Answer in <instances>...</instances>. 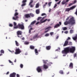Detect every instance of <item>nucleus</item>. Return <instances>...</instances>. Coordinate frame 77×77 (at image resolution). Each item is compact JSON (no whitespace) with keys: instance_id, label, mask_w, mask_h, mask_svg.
Returning <instances> with one entry per match:
<instances>
[{"instance_id":"f257e3e1","label":"nucleus","mask_w":77,"mask_h":77,"mask_svg":"<svg viewBox=\"0 0 77 77\" xmlns=\"http://www.w3.org/2000/svg\"><path fill=\"white\" fill-rule=\"evenodd\" d=\"M75 50V48L74 47H72L71 48L68 47L65 48L62 51L63 54H66L69 52L70 53H74Z\"/></svg>"},{"instance_id":"f03ea898","label":"nucleus","mask_w":77,"mask_h":77,"mask_svg":"<svg viewBox=\"0 0 77 77\" xmlns=\"http://www.w3.org/2000/svg\"><path fill=\"white\" fill-rule=\"evenodd\" d=\"M69 18V17H67L66 20V21L64 22V24L65 26H67L68 24H75V21L74 18L72 17L68 21Z\"/></svg>"},{"instance_id":"7ed1b4c3","label":"nucleus","mask_w":77,"mask_h":77,"mask_svg":"<svg viewBox=\"0 0 77 77\" xmlns=\"http://www.w3.org/2000/svg\"><path fill=\"white\" fill-rule=\"evenodd\" d=\"M75 7H76V5H74L73 6L69 8H66V9L65 11L69 12V11H70V10H72V9H74V8H75Z\"/></svg>"},{"instance_id":"20e7f679","label":"nucleus","mask_w":77,"mask_h":77,"mask_svg":"<svg viewBox=\"0 0 77 77\" xmlns=\"http://www.w3.org/2000/svg\"><path fill=\"white\" fill-rule=\"evenodd\" d=\"M18 26L19 27V29L24 30V26L23 24H20V23L18 24Z\"/></svg>"},{"instance_id":"39448f33","label":"nucleus","mask_w":77,"mask_h":77,"mask_svg":"<svg viewBox=\"0 0 77 77\" xmlns=\"http://www.w3.org/2000/svg\"><path fill=\"white\" fill-rule=\"evenodd\" d=\"M16 52H15V54H20V53H21V51L19 48L16 49L15 50Z\"/></svg>"},{"instance_id":"423d86ee","label":"nucleus","mask_w":77,"mask_h":77,"mask_svg":"<svg viewBox=\"0 0 77 77\" xmlns=\"http://www.w3.org/2000/svg\"><path fill=\"white\" fill-rule=\"evenodd\" d=\"M22 32L21 31H18L17 32V35L18 38H21L20 35H22Z\"/></svg>"},{"instance_id":"0eeeda50","label":"nucleus","mask_w":77,"mask_h":77,"mask_svg":"<svg viewBox=\"0 0 77 77\" xmlns=\"http://www.w3.org/2000/svg\"><path fill=\"white\" fill-rule=\"evenodd\" d=\"M33 2V0H30V2H29V6L30 8H33V7H34V4H32Z\"/></svg>"},{"instance_id":"6e6552de","label":"nucleus","mask_w":77,"mask_h":77,"mask_svg":"<svg viewBox=\"0 0 77 77\" xmlns=\"http://www.w3.org/2000/svg\"><path fill=\"white\" fill-rule=\"evenodd\" d=\"M36 70L38 72H42V68L41 66H38L36 69Z\"/></svg>"},{"instance_id":"1a4fd4ad","label":"nucleus","mask_w":77,"mask_h":77,"mask_svg":"<svg viewBox=\"0 0 77 77\" xmlns=\"http://www.w3.org/2000/svg\"><path fill=\"white\" fill-rule=\"evenodd\" d=\"M15 75H16V73L13 72L10 75V77H15Z\"/></svg>"},{"instance_id":"9d476101","label":"nucleus","mask_w":77,"mask_h":77,"mask_svg":"<svg viewBox=\"0 0 77 77\" xmlns=\"http://www.w3.org/2000/svg\"><path fill=\"white\" fill-rule=\"evenodd\" d=\"M68 45V41L66 40L65 41L63 45V47H65Z\"/></svg>"},{"instance_id":"9b49d317","label":"nucleus","mask_w":77,"mask_h":77,"mask_svg":"<svg viewBox=\"0 0 77 77\" xmlns=\"http://www.w3.org/2000/svg\"><path fill=\"white\" fill-rule=\"evenodd\" d=\"M25 17L26 18H30V15L29 14H25Z\"/></svg>"},{"instance_id":"f8f14e48","label":"nucleus","mask_w":77,"mask_h":77,"mask_svg":"<svg viewBox=\"0 0 77 77\" xmlns=\"http://www.w3.org/2000/svg\"><path fill=\"white\" fill-rule=\"evenodd\" d=\"M51 46H48L46 47V49L47 50H50L51 49Z\"/></svg>"},{"instance_id":"ddd939ff","label":"nucleus","mask_w":77,"mask_h":77,"mask_svg":"<svg viewBox=\"0 0 77 77\" xmlns=\"http://www.w3.org/2000/svg\"><path fill=\"white\" fill-rule=\"evenodd\" d=\"M69 67L71 69H72L73 68V63H71L69 65Z\"/></svg>"},{"instance_id":"4468645a","label":"nucleus","mask_w":77,"mask_h":77,"mask_svg":"<svg viewBox=\"0 0 77 77\" xmlns=\"http://www.w3.org/2000/svg\"><path fill=\"white\" fill-rule=\"evenodd\" d=\"M43 20L42 19H41L40 20L41 23H45V22L47 20V19H46L45 20H44V21H43Z\"/></svg>"},{"instance_id":"2eb2a0df","label":"nucleus","mask_w":77,"mask_h":77,"mask_svg":"<svg viewBox=\"0 0 77 77\" xmlns=\"http://www.w3.org/2000/svg\"><path fill=\"white\" fill-rule=\"evenodd\" d=\"M43 68L45 69H48V66L45 64H44L43 66Z\"/></svg>"},{"instance_id":"dca6fc26","label":"nucleus","mask_w":77,"mask_h":77,"mask_svg":"<svg viewBox=\"0 0 77 77\" xmlns=\"http://www.w3.org/2000/svg\"><path fill=\"white\" fill-rule=\"evenodd\" d=\"M36 20H34L33 21H32L31 23V24L30 25V26H29V27H30V26H33V24H35V23H36Z\"/></svg>"},{"instance_id":"f3484780","label":"nucleus","mask_w":77,"mask_h":77,"mask_svg":"<svg viewBox=\"0 0 77 77\" xmlns=\"http://www.w3.org/2000/svg\"><path fill=\"white\" fill-rule=\"evenodd\" d=\"M60 27V25L59 24H57L55 25L54 27V28H57L58 27Z\"/></svg>"},{"instance_id":"a211bd4d","label":"nucleus","mask_w":77,"mask_h":77,"mask_svg":"<svg viewBox=\"0 0 77 77\" xmlns=\"http://www.w3.org/2000/svg\"><path fill=\"white\" fill-rule=\"evenodd\" d=\"M35 52L36 55H38V54H39V53L38 52V51L37 49H35Z\"/></svg>"},{"instance_id":"6ab92c4d","label":"nucleus","mask_w":77,"mask_h":77,"mask_svg":"<svg viewBox=\"0 0 77 77\" xmlns=\"http://www.w3.org/2000/svg\"><path fill=\"white\" fill-rule=\"evenodd\" d=\"M30 48L31 49V50H34V49H35V47L33 46V45H30Z\"/></svg>"},{"instance_id":"aec40b11","label":"nucleus","mask_w":77,"mask_h":77,"mask_svg":"<svg viewBox=\"0 0 77 77\" xmlns=\"http://www.w3.org/2000/svg\"><path fill=\"white\" fill-rule=\"evenodd\" d=\"M39 7V3H38L36 5L35 8H38Z\"/></svg>"},{"instance_id":"412c9836","label":"nucleus","mask_w":77,"mask_h":77,"mask_svg":"<svg viewBox=\"0 0 77 77\" xmlns=\"http://www.w3.org/2000/svg\"><path fill=\"white\" fill-rule=\"evenodd\" d=\"M66 2L64 0H63L61 2L62 5H66Z\"/></svg>"},{"instance_id":"4be33fe9","label":"nucleus","mask_w":77,"mask_h":77,"mask_svg":"<svg viewBox=\"0 0 77 77\" xmlns=\"http://www.w3.org/2000/svg\"><path fill=\"white\" fill-rule=\"evenodd\" d=\"M15 44H16V46H19V43H18V42H17V41H15Z\"/></svg>"},{"instance_id":"5701e85b","label":"nucleus","mask_w":77,"mask_h":77,"mask_svg":"<svg viewBox=\"0 0 77 77\" xmlns=\"http://www.w3.org/2000/svg\"><path fill=\"white\" fill-rule=\"evenodd\" d=\"M36 12L37 14H39V9L36 10Z\"/></svg>"},{"instance_id":"b1692460","label":"nucleus","mask_w":77,"mask_h":77,"mask_svg":"<svg viewBox=\"0 0 77 77\" xmlns=\"http://www.w3.org/2000/svg\"><path fill=\"white\" fill-rule=\"evenodd\" d=\"M29 44V42H27V41H26L24 42V44H25V45H28Z\"/></svg>"},{"instance_id":"393cba45","label":"nucleus","mask_w":77,"mask_h":77,"mask_svg":"<svg viewBox=\"0 0 77 77\" xmlns=\"http://www.w3.org/2000/svg\"><path fill=\"white\" fill-rule=\"evenodd\" d=\"M0 52L1 54H4V53H5V52L3 50H2L0 51Z\"/></svg>"},{"instance_id":"a878e982","label":"nucleus","mask_w":77,"mask_h":77,"mask_svg":"<svg viewBox=\"0 0 77 77\" xmlns=\"http://www.w3.org/2000/svg\"><path fill=\"white\" fill-rule=\"evenodd\" d=\"M51 28H52L51 27V26H49L45 28V30H47V29H51Z\"/></svg>"},{"instance_id":"bb28decb","label":"nucleus","mask_w":77,"mask_h":77,"mask_svg":"<svg viewBox=\"0 0 77 77\" xmlns=\"http://www.w3.org/2000/svg\"><path fill=\"white\" fill-rule=\"evenodd\" d=\"M63 30H67V28L66 27H64L63 28Z\"/></svg>"},{"instance_id":"cd10ccee","label":"nucleus","mask_w":77,"mask_h":77,"mask_svg":"<svg viewBox=\"0 0 77 77\" xmlns=\"http://www.w3.org/2000/svg\"><path fill=\"white\" fill-rule=\"evenodd\" d=\"M38 35L37 34L35 36H34L33 37V38H34V39H35V38H38Z\"/></svg>"},{"instance_id":"c85d7f7f","label":"nucleus","mask_w":77,"mask_h":77,"mask_svg":"<svg viewBox=\"0 0 77 77\" xmlns=\"http://www.w3.org/2000/svg\"><path fill=\"white\" fill-rule=\"evenodd\" d=\"M77 37L76 36L72 38L73 39V40H74L75 41V40L77 39Z\"/></svg>"},{"instance_id":"c756f323","label":"nucleus","mask_w":77,"mask_h":77,"mask_svg":"<svg viewBox=\"0 0 77 77\" xmlns=\"http://www.w3.org/2000/svg\"><path fill=\"white\" fill-rule=\"evenodd\" d=\"M60 73L61 74H63V71L60 70Z\"/></svg>"},{"instance_id":"7c9ffc66","label":"nucleus","mask_w":77,"mask_h":77,"mask_svg":"<svg viewBox=\"0 0 77 77\" xmlns=\"http://www.w3.org/2000/svg\"><path fill=\"white\" fill-rule=\"evenodd\" d=\"M32 17H34V14L32 13H30L29 14Z\"/></svg>"},{"instance_id":"2f4dec72","label":"nucleus","mask_w":77,"mask_h":77,"mask_svg":"<svg viewBox=\"0 0 77 77\" xmlns=\"http://www.w3.org/2000/svg\"><path fill=\"white\" fill-rule=\"evenodd\" d=\"M47 5V2H46L45 4H44L43 6V8H45V7L46 6V5Z\"/></svg>"},{"instance_id":"473e14b6","label":"nucleus","mask_w":77,"mask_h":77,"mask_svg":"<svg viewBox=\"0 0 77 77\" xmlns=\"http://www.w3.org/2000/svg\"><path fill=\"white\" fill-rule=\"evenodd\" d=\"M14 29H18H18H19V27L18 26H14Z\"/></svg>"},{"instance_id":"72a5a7b5","label":"nucleus","mask_w":77,"mask_h":77,"mask_svg":"<svg viewBox=\"0 0 77 77\" xmlns=\"http://www.w3.org/2000/svg\"><path fill=\"white\" fill-rule=\"evenodd\" d=\"M31 30H33V28H31L30 29H29V33H30V34L31 33Z\"/></svg>"},{"instance_id":"f704fd0d","label":"nucleus","mask_w":77,"mask_h":77,"mask_svg":"<svg viewBox=\"0 0 77 77\" xmlns=\"http://www.w3.org/2000/svg\"><path fill=\"white\" fill-rule=\"evenodd\" d=\"M43 62L44 63H45V64H46V63H47V60L45 61L44 60H43Z\"/></svg>"},{"instance_id":"c9c22d12","label":"nucleus","mask_w":77,"mask_h":77,"mask_svg":"<svg viewBox=\"0 0 77 77\" xmlns=\"http://www.w3.org/2000/svg\"><path fill=\"white\" fill-rule=\"evenodd\" d=\"M72 42H70L69 43H68V45H72Z\"/></svg>"},{"instance_id":"e433bc0d","label":"nucleus","mask_w":77,"mask_h":77,"mask_svg":"<svg viewBox=\"0 0 77 77\" xmlns=\"http://www.w3.org/2000/svg\"><path fill=\"white\" fill-rule=\"evenodd\" d=\"M41 18H42V17H38L37 19L38 21H39V20H40V19H41Z\"/></svg>"},{"instance_id":"4c0bfd02","label":"nucleus","mask_w":77,"mask_h":77,"mask_svg":"<svg viewBox=\"0 0 77 77\" xmlns=\"http://www.w3.org/2000/svg\"><path fill=\"white\" fill-rule=\"evenodd\" d=\"M20 66L21 68H23V64H21L20 65Z\"/></svg>"},{"instance_id":"58836bf2","label":"nucleus","mask_w":77,"mask_h":77,"mask_svg":"<svg viewBox=\"0 0 77 77\" xmlns=\"http://www.w3.org/2000/svg\"><path fill=\"white\" fill-rule=\"evenodd\" d=\"M18 15V13L17 12H16L14 14V16H17V15Z\"/></svg>"},{"instance_id":"ea45409f","label":"nucleus","mask_w":77,"mask_h":77,"mask_svg":"<svg viewBox=\"0 0 77 77\" xmlns=\"http://www.w3.org/2000/svg\"><path fill=\"white\" fill-rule=\"evenodd\" d=\"M73 4H75V3H76L77 2V1L76 0H75L73 1Z\"/></svg>"},{"instance_id":"a19ab883","label":"nucleus","mask_w":77,"mask_h":77,"mask_svg":"<svg viewBox=\"0 0 77 77\" xmlns=\"http://www.w3.org/2000/svg\"><path fill=\"white\" fill-rule=\"evenodd\" d=\"M49 36V33L46 34L45 36Z\"/></svg>"},{"instance_id":"79ce46f5","label":"nucleus","mask_w":77,"mask_h":77,"mask_svg":"<svg viewBox=\"0 0 77 77\" xmlns=\"http://www.w3.org/2000/svg\"><path fill=\"white\" fill-rule=\"evenodd\" d=\"M70 33H73V30H70Z\"/></svg>"},{"instance_id":"37998d69","label":"nucleus","mask_w":77,"mask_h":77,"mask_svg":"<svg viewBox=\"0 0 77 77\" xmlns=\"http://www.w3.org/2000/svg\"><path fill=\"white\" fill-rule=\"evenodd\" d=\"M46 14L45 13H42L41 14V16H44V15H46Z\"/></svg>"},{"instance_id":"c03bdc74","label":"nucleus","mask_w":77,"mask_h":77,"mask_svg":"<svg viewBox=\"0 0 77 77\" xmlns=\"http://www.w3.org/2000/svg\"><path fill=\"white\" fill-rule=\"evenodd\" d=\"M27 2V0H23L22 1V3H26Z\"/></svg>"},{"instance_id":"a18cd8bd","label":"nucleus","mask_w":77,"mask_h":77,"mask_svg":"<svg viewBox=\"0 0 77 77\" xmlns=\"http://www.w3.org/2000/svg\"><path fill=\"white\" fill-rule=\"evenodd\" d=\"M72 5H73V3H71L69 5V6H72Z\"/></svg>"},{"instance_id":"49530a36","label":"nucleus","mask_w":77,"mask_h":77,"mask_svg":"<svg viewBox=\"0 0 77 77\" xmlns=\"http://www.w3.org/2000/svg\"><path fill=\"white\" fill-rule=\"evenodd\" d=\"M9 51L10 52H11V53H14V51H10V50H9Z\"/></svg>"},{"instance_id":"de8ad7c7","label":"nucleus","mask_w":77,"mask_h":77,"mask_svg":"<svg viewBox=\"0 0 77 77\" xmlns=\"http://www.w3.org/2000/svg\"><path fill=\"white\" fill-rule=\"evenodd\" d=\"M51 2L48 3V5L49 6H51Z\"/></svg>"},{"instance_id":"09e8293b","label":"nucleus","mask_w":77,"mask_h":77,"mask_svg":"<svg viewBox=\"0 0 77 77\" xmlns=\"http://www.w3.org/2000/svg\"><path fill=\"white\" fill-rule=\"evenodd\" d=\"M50 34L51 36H52V35H53V34H54V32H51L50 33Z\"/></svg>"},{"instance_id":"8fccbe9b","label":"nucleus","mask_w":77,"mask_h":77,"mask_svg":"<svg viewBox=\"0 0 77 77\" xmlns=\"http://www.w3.org/2000/svg\"><path fill=\"white\" fill-rule=\"evenodd\" d=\"M14 26H17V23H16L15 22H14Z\"/></svg>"},{"instance_id":"3c124183","label":"nucleus","mask_w":77,"mask_h":77,"mask_svg":"<svg viewBox=\"0 0 77 77\" xmlns=\"http://www.w3.org/2000/svg\"><path fill=\"white\" fill-rule=\"evenodd\" d=\"M57 6V4H55V5L54 6V8H56V6Z\"/></svg>"},{"instance_id":"603ef678","label":"nucleus","mask_w":77,"mask_h":77,"mask_svg":"<svg viewBox=\"0 0 77 77\" xmlns=\"http://www.w3.org/2000/svg\"><path fill=\"white\" fill-rule=\"evenodd\" d=\"M25 5H26V3H24V4H23L21 6L23 7V6H24Z\"/></svg>"},{"instance_id":"864d4df0","label":"nucleus","mask_w":77,"mask_h":77,"mask_svg":"<svg viewBox=\"0 0 77 77\" xmlns=\"http://www.w3.org/2000/svg\"><path fill=\"white\" fill-rule=\"evenodd\" d=\"M9 26L10 27H13V25L12 24H10Z\"/></svg>"},{"instance_id":"5fc2aeb1","label":"nucleus","mask_w":77,"mask_h":77,"mask_svg":"<svg viewBox=\"0 0 77 77\" xmlns=\"http://www.w3.org/2000/svg\"><path fill=\"white\" fill-rule=\"evenodd\" d=\"M69 39H71V38H70V37H68V38L67 39L66 41H68V40Z\"/></svg>"},{"instance_id":"6e6d98bb","label":"nucleus","mask_w":77,"mask_h":77,"mask_svg":"<svg viewBox=\"0 0 77 77\" xmlns=\"http://www.w3.org/2000/svg\"><path fill=\"white\" fill-rule=\"evenodd\" d=\"M60 2H61V1H60L59 2L57 3V5H59V4L60 3Z\"/></svg>"},{"instance_id":"4d7b16f0","label":"nucleus","mask_w":77,"mask_h":77,"mask_svg":"<svg viewBox=\"0 0 77 77\" xmlns=\"http://www.w3.org/2000/svg\"><path fill=\"white\" fill-rule=\"evenodd\" d=\"M48 31H49V29H48L47 30L45 31V33H47L48 32Z\"/></svg>"},{"instance_id":"13d9d810","label":"nucleus","mask_w":77,"mask_h":77,"mask_svg":"<svg viewBox=\"0 0 77 77\" xmlns=\"http://www.w3.org/2000/svg\"><path fill=\"white\" fill-rule=\"evenodd\" d=\"M19 18V17H18V16H16V17H15V18H16V20H17V19H18V18Z\"/></svg>"},{"instance_id":"bf43d9fd","label":"nucleus","mask_w":77,"mask_h":77,"mask_svg":"<svg viewBox=\"0 0 77 77\" xmlns=\"http://www.w3.org/2000/svg\"><path fill=\"white\" fill-rule=\"evenodd\" d=\"M46 17H47V16H45L44 17H43L42 18V20H43L45 18H46Z\"/></svg>"},{"instance_id":"052dcab7","label":"nucleus","mask_w":77,"mask_h":77,"mask_svg":"<svg viewBox=\"0 0 77 77\" xmlns=\"http://www.w3.org/2000/svg\"><path fill=\"white\" fill-rule=\"evenodd\" d=\"M76 56H77V54H75L74 55V56L75 57H76Z\"/></svg>"},{"instance_id":"680f3d73","label":"nucleus","mask_w":77,"mask_h":77,"mask_svg":"<svg viewBox=\"0 0 77 77\" xmlns=\"http://www.w3.org/2000/svg\"><path fill=\"white\" fill-rule=\"evenodd\" d=\"M13 20H16V19L15 18V17H13Z\"/></svg>"},{"instance_id":"e2e57ef3","label":"nucleus","mask_w":77,"mask_h":77,"mask_svg":"<svg viewBox=\"0 0 77 77\" xmlns=\"http://www.w3.org/2000/svg\"><path fill=\"white\" fill-rule=\"evenodd\" d=\"M17 77H20V75H19V74H17Z\"/></svg>"},{"instance_id":"0e129e2a","label":"nucleus","mask_w":77,"mask_h":77,"mask_svg":"<svg viewBox=\"0 0 77 77\" xmlns=\"http://www.w3.org/2000/svg\"><path fill=\"white\" fill-rule=\"evenodd\" d=\"M65 33H66V34H67L68 33V31H66L64 32Z\"/></svg>"},{"instance_id":"69168bd1","label":"nucleus","mask_w":77,"mask_h":77,"mask_svg":"<svg viewBox=\"0 0 77 77\" xmlns=\"http://www.w3.org/2000/svg\"><path fill=\"white\" fill-rule=\"evenodd\" d=\"M59 25H62V23H61V22H59Z\"/></svg>"},{"instance_id":"338daca9","label":"nucleus","mask_w":77,"mask_h":77,"mask_svg":"<svg viewBox=\"0 0 77 77\" xmlns=\"http://www.w3.org/2000/svg\"><path fill=\"white\" fill-rule=\"evenodd\" d=\"M39 23V22H38L36 23V25H37V24H38Z\"/></svg>"},{"instance_id":"774afa93","label":"nucleus","mask_w":77,"mask_h":77,"mask_svg":"<svg viewBox=\"0 0 77 77\" xmlns=\"http://www.w3.org/2000/svg\"><path fill=\"white\" fill-rule=\"evenodd\" d=\"M9 61L10 63H12V61H11L10 60H9Z\"/></svg>"}]
</instances>
